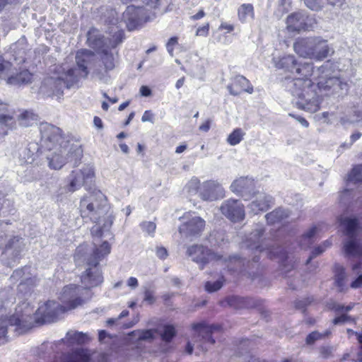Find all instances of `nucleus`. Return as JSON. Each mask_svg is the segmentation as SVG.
I'll list each match as a JSON object with an SVG mask.
<instances>
[{
	"label": "nucleus",
	"instance_id": "7",
	"mask_svg": "<svg viewBox=\"0 0 362 362\" xmlns=\"http://www.w3.org/2000/svg\"><path fill=\"white\" fill-rule=\"evenodd\" d=\"M341 224L344 227V234L346 236L343 242L342 251L344 255L349 258H362V245L356 235L358 220L344 218L341 219Z\"/></svg>",
	"mask_w": 362,
	"mask_h": 362
},
{
	"label": "nucleus",
	"instance_id": "24",
	"mask_svg": "<svg viewBox=\"0 0 362 362\" xmlns=\"http://www.w3.org/2000/svg\"><path fill=\"white\" fill-rule=\"evenodd\" d=\"M271 259L279 258L284 272H288L293 267V257L287 254L282 248H272L268 252Z\"/></svg>",
	"mask_w": 362,
	"mask_h": 362
},
{
	"label": "nucleus",
	"instance_id": "57",
	"mask_svg": "<svg viewBox=\"0 0 362 362\" xmlns=\"http://www.w3.org/2000/svg\"><path fill=\"white\" fill-rule=\"evenodd\" d=\"M209 30V25L206 23V25L200 27L197 29L196 35L199 36H206L208 35Z\"/></svg>",
	"mask_w": 362,
	"mask_h": 362
},
{
	"label": "nucleus",
	"instance_id": "16",
	"mask_svg": "<svg viewBox=\"0 0 362 362\" xmlns=\"http://www.w3.org/2000/svg\"><path fill=\"white\" fill-rule=\"evenodd\" d=\"M225 196V190L216 180H207L200 186L199 197L204 201L213 202L222 199Z\"/></svg>",
	"mask_w": 362,
	"mask_h": 362
},
{
	"label": "nucleus",
	"instance_id": "18",
	"mask_svg": "<svg viewBox=\"0 0 362 362\" xmlns=\"http://www.w3.org/2000/svg\"><path fill=\"white\" fill-rule=\"evenodd\" d=\"M253 200L248 204V209L255 214L268 210L273 205V198L270 195L258 190L250 199Z\"/></svg>",
	"mask_w": 362,
	"mask_h": 362
},
{
	"label": "nucleus",
	"instance_id": "17",
	"mask_svg": "<svg viewBox=\"0 0 362 362\" xmlns=\"http://www.w3.org/2000/svg\"><path fill=\"white\" fill-rule=\"evenodd\" d=\"M230 190L241 196L244 199H250L257 191L254 180L248 177H241L235 180L230 185Z\"/></svg>",
	"mask_w": 362,
	"mask_h": 362
},
{
	"label": "nucleus",
	"instance_id": "58",
	"mask_svg": "<svg viewBox=\"0 0 362 362\" xmlns=\"http://www.w3.org/2000/svg\"><path fill=\"white\" fill-rule=\"evenodd\" d=\"M156 255L160 259H164L168 257V252L165 247H158L156 248Z\"/></svg>",
	"mask_w": 362,
	"mask_h": 362
},
{
	"label": "nucleus",
	"instance_id": "60",
	"mask_svg": "<svg viewBox=\"0 0 362 362\" xmlns=\"http://www.w3.org/2000/svg\"><path fill=\"white\" fill-rule=\"evenodd\" d=\"M153 115L150 110H146L141 117V121L153 122Z\"/></svg>",
	"mask_w": 362,
	"mask_h": 362
},
{
	"label": "nucleus",
	"instance_id": "23",
	"mask_svg": "<svg viewBox=\"0 0 362 362\" xmlns=\"http://www.w3.org/2000/svg\"><path fill=\"white\" fill-rule=\"evenodd\" d=\"M227 89L232 95H238L242 92L252 93L253 87L250 81L243 76H237L234 78L231 84L227 86Z\"/></svg>",
	"mask_w": 362,
	"mask_h": 362
},
{
	"label": "nucleus",
	"instance_id": "32",
	"mask_svg": "<svg viewBox=\"0 0 362 362\" xmlns=\"http://www.w3.org/2000/svg\"><path fill=\"white\" fill-rule=\"evenodd\" d=\"M298 62L294 56L286 55L276 61L275 64L276 67L279 69H284L287 71L294 74Z\"/></svg>",
	"mask_w": 362,
	"mask_h": 362
},
{
	"label": "nucleus",
	"instance_id": "9",
	"mask_svg": "<svg viewBox=\"0 0 362 362\" xmlns=\"http://www.w3.org/2000/svg\"><path fill=\"white\" fill-rule=\"evenodd\" d=\"M32 74L28 70L17 72L11 62L0 57V78L6 80V83L13 86H21L31 82Z\"/></svg>",
	"mask_w": 362,
	"mask_h": 362
},
{
	"label": "nucleus",
	"instance_id": "30",
	"mask_svg": "<svg viewBox=\"0 0 362 362\" xmlns=\"http://www.w3.org/2000/svg\"><path fill=\"white\" fill-rule=\"evenodd\" d=\"M25 248L24 239L18 235L13 236L6 245V252L11 253L17 257Z\"/></svg>",
	"mask_w": 362,
	"mask_h": 362
},
{
	"label": "nucleus",
	"instance_id": "21",
	"mask_svg": "<svg viewBox=\"0 0 362 362\" xmlns=\"http://www.w3.org/2000/svg\"><path fill=\"white\" fill-rule=\"evenodd\" d=\"M28 267L16 269L13 272V274L11 276V280L13 282L21 281L18 286L19 291H21L25 290V286H33L37 284V279L35 277L28 276Z\"/></svg>",
	"mask_w": 362,
	"mask_h": 362
},
{
	"label": "nucleus",
	"instance_id": "51",
	"mask_svg": "<svg viewBox=\"0 0 362 362\" xmlns=\"http://www.w3.org/2000/svg\"><path fill=\"white\" fill-rule=\"evenodd\" d=\"M89 357L81 352H76L68 362H88Z\"/></svg>",
	"mask_w": 362,
	"mask_h": 362
},
{
	"label": "nucleus",
	"instance_id": "20",
	"mask_svg": "<svg viewBox=\"0 0 362 362\" xmlns=\"http://www.w3.org/2000/svg\"><path fill=\"white\" fill-rule=\"evenodd\" d=\"M68 144L65 146L63 145L60 146L49 151V153L46 156L48 160V165L51 169L59 170L62 168L66 163V158L65 155L66 153V148Z\"/></svg>",
	"mask_w": 362,
	"mask_h": 362
},
{
	"label": "nucleus",
	"instance_id": "2",
	"mask_svg": "<svg viewBox=\"0 0 362 362\" xmlns=\"http://www.w3.org/2000/svg\"><path fill=\"white\" fill-rule=\"evenodd\" d=\"M80 212L83 218L95 223L91 228L93 237L100 238L109 232L114 221L110 206L100 191H94L84 196L80 202Z\"/></svg>",
	"mask_w": 362,
	"mask_h": 362
},
{
	"label": "nucleus",
	"instance_id": "43",
	"mask_svg": "<svg viewBox=\"0 0 362 362\" xmlns=\"http://www.w3.org/2000/svg\"><path fill=\"white\" fill-rule=\"evenodd\" d=\"M362 165H358L353 168L351 173L348 175L349 182L357 183L362 180Z\"/></svg>",
	"mask_w": 362,
	"mask_h": 362
},
{
	"label": "nucleus",
	"instance_id": "39",
	"mask_svg": "<svg viewBox=\"0 0 362 362\" xmlns=\"http://www.w3.org/2000/svg\"><path fill=\"white\" fill-rule=\"evenodd\" d=\"M157 330L155 329H137L132 332V334L137 337L139 341H151L155 338V334Z\"/></svg>",
	"mask_w": 362,
	"mask_h": 362
},
{
	"label": "nucleus",
	"instance_id": "26",
	"mask_svg": "<svg viewBox=\"0 0 362 362\" xmlns=\"http://www.w3.org/2000/svg\"><path fill=\"white\" fill-rule=\"evenodd\" d=\"M331 51V48L327 44V40H323L319 37H314L312 49L313 56L312 59H315L317 61L323 60L329 55Z\"/></svg>",
	"mask_w": 362,
	"mask_h": 362
},
{
	"label": "nucleus",
	"instance_id": "56",
	"mask_svg": "<svg viewBox=\"0 0 362 362\" xmlns=\"http://www.w3.org/2000/svg\"><path fill=\"white\" fill-rule=\"evenodd\" d=\"M177 44V38L175 37H173L169 39L166 48L169 54L173 56L174 46Z\"/></svg>",
	"mask_w": 362,
	"mask_h": 362
},
{
	"label": "nucleus",
	"instance_id": "22",
	"mask_svg": "<svg viewBox=\"0 0 362 362\" xmlns=\"http://www.w3.org/2000/svg\"><path fill=\"white\" fill-rule=\"evenodd\" d=\"M307 20L308 17L303 12L291 13L286 18V28L291 32L308 29Z\"/></svg>",
	"mask_w": 362,
	"mask_h": 362
},
{
	"label": "nucleus",
	"instance_id": "12",
	"mask_svg": "<svg viewBox=\"0 0 362 362\" xmlns=\"http://www.w3.org/2000/svg\"><path fill=\"white\" fill-rule=\"evenodd\" d=\"M123 19L129 30H133L143 23L151 20V16L143 6H128L123 13Z\"/></svg>",
	"mask_w": 362,
	"mask_h": 362
},
{
	"label": "nucleus",
	"instance_id": "41",
	"mask_svg": "<svg viewBox=\"0 0 362 362\" xmlns=\"http://www.w3.org/2000/svg\"><path fill=\"white\" fill-rule=\"evenodd\" d=\"M19 124L23 127H28L37 119V116L30 111H25L18 116Z\"/></svg>",
	"mask_w": 362,
	"mask_h": 362
},
{
	"label": "nucleus",
	"instance_id": "64",
	"mask_svg": "<svg viewBox=\"0 0 362 362\" xmlns=\"http://www.w3.org/2000/svg\"><path fill=\"white\" fill-rule=\"evenodd\" d=\"M127 285L129 287L135 288L138 286V280L135 277H130L127 281Z\"/></svg>",
	"mask_w": 362,
	"mask_h": 362
},
{
	"label": "nucleus",
	"instance_id": "11",
	"mask_svg": "<svg viewBox=\"0 0 362 362\" xmlns=\"http://www.w3.org/2000/svg\"><path fill=\"white\" fill-rule=\"evenodd\" d=\"M187 254L193 262L199 265L201 269H203L204 266L209 262L219 261L222 259L221 255L202 245H194L189 247Z\"/></svg>",
	"mask_w": 362,
	"mask_h": 362
},
{
	"label": "nucleus",
	"instance_id": "28",
	"mask_svg": "<svg viewBox=\"0 0 362 362\" xmlns=\"http://www.w3.org/2000/svg\"><path fill=\"white\" fill-rule=\"evenodd\" d=\"M193 329L197 332V337L201 338V342L198 346L204 351H207V345H212L215 343V340L211 337V329L207 327H204L200 324L194 325Z\"/></svg>",
	"mask_w": 362,
	"mask_h": 362
},
{
	"label": "nucleus",
	"instance_id": "63",
	"mask_svg": "<svg viewBox=\"0 0 362 362\" xmlns=\"http://www.w3.org/2000/svg\"><path fill=\"white\" fill-rule=\"evenodd\" d=\"M140 93L141 95L147 97L151 95V90L148 87L142 86L140 88Z\"/></svg>",
	"mask_w": 362,
	"mask_h": 362
},
{
	"label": "nucleus",
	"instance_id": "52",
	"mask_svg": "<svg viewBox=\"0 0 362 362\" xmlns=\"http://www.w3.org/2000/svg\"><path fill=\"white\" fill-rule=\"evenodd\" d=\"M216 237L221 238V241H223V234L218 231H213L209 238V241L212 245H219L220 242L216 240Z\"/></svg>",
	"mask_w": 362,
	"mask_h": 362
},
{
	"label": "nucleus",
	"instance_id": "44",
	"mask_svg": "<svg viewBox=\"0 0 362 362\" xmlns=\"http://www.w3.org/2000/svg\"><path fill=\"white\" fill-rule=\"evenodd\" d=\"M330 245H331V243H329L328 240H325V242H323V243L322 245L316 247L312 251L310 256L308 257V259L306 261V264H309L313 258L322 254L327 248L330 247Z\"/></svg>",
	"mask_w": 362,
	"mask_h": 362
},
{
	"label": "nucleus",
	"instance_id": "47",
	"mask_svg": "<svg viewBox=\"0 0 362 362\" xmlns=\"http://www.w3.org/2000/svg\"><path fill=\"white\" fill-rule=\"evenodd\" d=\"M175 335V329L173 325H167L164 326L163 333L161 334V338L163 341L169 342Z\"/></svg>",
	"mask_w": 362,
	"mask_h": 362
},
{
	"label": "nucleus",
	"instance_id": "36",
	"mask_svg": "<svg viewBox=\"0 0 362 362\" xmlns=\"http://www.w3.org/2000/svg\"><path fill=\"white\" fill-rule=\"evenodd\" d=\"M254 7L251 4H243L238 9V19L242 23H245L247 18H254Z\"/></svg>",
	"mask_w": 362,
	"mask_h": 362
},
{
	"label": "nucleus",
	"instance_id": "5",
	"mask_svg": "<svg viewBox=\"0 0 362 362\" xmlns=\"http://www.w3.org/2000/svg\"><path fill=\"white\" fill-rule=\"evenodd\" d=\"M78 287L75 285L65 286L59 297L63 305L54 300L45 303L36 310L35 320L37 321L40 318L42 322H52L65 311L82 305L83 300L78 297Z\"/></svg>",
	"mask_w": 362,
	"mask_h": 362
},
{
	"label": "nucleus",
	"instance_id": "4",
	"mask_svg": "<svg viewBox=\"0 0 362 362\" xmlns=\"http://www.w3.org/2000/svg\"><path fill=\"white\" fill-rule=\"evenodd\" d=\"M123 32L117 30L110 37H105L95 28H90L87 33L88 46L95 49L100 56V60L106 71L112 70L117 62V53L113 49L122 42Z\"/></svg>",
	"mask_w": 362,
	"mask_h": 362
},
{
	"label": "nucleus",
	"instance_id": "14",
	"mask_svg": "<svg viewBox=\"0 0 362 362\" xmlns=\"http://www.w3.org/2000/svg\"><path fill=\"white\" fill-rule=\"evenodd\" d=\"M332 64L329 61L317 69V76H315V80L317 81L319 88L330 89L335 86H339L341 81L337 76L332 75Z\"/></svg>",
	"mask_w": 362,
	"mask_h": 362
},
{
	"label": "nucleus",
	"instance_id": "19",
	"mask_svg": "<svg viewBox=\"0 0 362 362\" xmlns=\"http://www.w3.org/2000/svg\"><path fill=\"white\" fill-rule=\"evenodd\" d=\"M20 312L21 310H17V315L11 316L9 319H7L6 317L0 318V340H4L8 325L24 327L25 323L29 322L32 319L30 313H26L19 316L18 313Z\"/></svg>",
	"mask_w": 362,
	"mask_h": 362
},
{
	"label": "nucleus",
	"instance_id": "38",
	"mask_svg": "<svg viewBox=\"0 0 362 362\" xmlns=\"http://www.w3.org/2000/svg\"><path fill=\"white\" fill-rule=\"evenodd\" d=\"M317 228L315 226L310 228L307 232H305L301 237L300 246L303 248L310 247L314 242L315 235L317 234Z\"/></svg>",
	"mask_w": 362,
	"mask_h": 362
},
{
	"label": "nucleus",
	"instance_id": "53",
	"mask_svg": "<svg viewBox=\"0 0 362 362\" xmlns=\"http://www.w3.org/2000/svg\"><path fill=\"white\" fill-rule=\"evenodd\" d=\"M355 113L356 114L354 117H351L347 119L345 117H341L340 120L341 123L342 124H345L347 122L351 123L359 121L360 119L362 117V113L360 111H356Z\"/></svg>",
	"mask_w": 362,
	"mask_h": 362
},
{
	"label": "nucleus",
	"instance_id": "1",
	"mask_svg": "<svg viewBox=\"0 0 362 362\" xmlns=\"http://www.w3.org/2000/svg\"><path fill=\"white\" fill-rule=\"evenodd\" d=\"M296 77L286 78L285 86L293 96L292 103L300 110L314 113L319 110L321 100L316 92V86L310 78L317 76L311 62H298L294 71ZM315 79V77H313Z\"/></svg>",
	"mask_w": 362,
	"mask_h": 362
},
{
	"label": "nucleus",
	"instance_id": "54",
	"mask_svg": "<svg viewBox=\"0 0 362 362\" xmlns=\"http://www.w3.org/2000/svg\"><path fill=\"white\" fill-rule=\"evenodd\" d=\"M144 300L150 305L154 303L156 301V298L154 296L153 291L149 289H146L144 292Z\"/></svg>",
	"mask_w": 362,
	"mask_h": 362
},
{
	"label": "nucleus",
	"instance_id": "10",
	"mask_svg": "<svg viewBox=\"0 0 362 362\" xmlns=\"http://www.w3.org/2000/svg\"><path fill=\"white\" fill-rule=\"evenodd\" d=\"M180 219L182 223L179 227V232L187 238L193 239L200 236L205 228V221L194 214L187 212Z\"/></svg>",
	"mask_w": 362,
	"mask_h": 362
},
{
	"label": "nucleus",
	"instance_id": "50",
	"mask_svg": "<svg viewBox=\"0 0 362 362\" xmlns=\"http://www.w3.org/2000/svg\"><path fill=\"white\" fill-rule=\"evenodd\" d=\"M141 228L148 235H153L156 230V224L152 221H144L141 223Z\"/></svg>",
	"mask_w": 362,
	"mask_h": 362
},
{
	"label": "nucleus",
	"instance_id": "34",
	"mask_svg": "<svg viewBox=\"0 0 362 362\" xmlns=\"http://www.w3.org/2000/svg\"><path fill=\"white\" fill-rule=\"evenodd\" d=\"M335 283L339 288L340 292H344L347 290L346 286V274L344 267L336 264L334 267Z\"/></svg>",
	"mask_w": 362,
	"mask_h": 362
},
{
	"label": "nucleus",
	"instance_id": "6",
	"mask_svg": "<svg viewBox=\"0 0 362 362\" xmlns=\"http://www.w3.org/2000/svg\"><path fill=\"white\" fill-rule=\"evenodd\" d=\"M110 251L111 246L107 241H104L94 249L93 254L88 259V267L81 276V282L86 288L97 286L103 282V277L98 264L103 258L110 253Z\"/></svg>",
	"mask_w": 362,
	"mask_h": 362
},
{
	"label": "nucleus",
	"instance_id": "29",
	"mask_svg": "<svg viewBox=\"0 0 362 362\" xmlns=\"http://www.w3.org/2000/svg\"><path fill=\"white\" fill-rule=\"evenodd\" d=\"M264 231V228L262 226H257L250 234L248 238H247V247L252 250H255V252L257 251L263 252L264 247L262 245L261 237L263 235Z\"/></svg>",
	"mask_w": 362,
	"mask_h": 362
},
{
	"label": "nucleus",
	"instance_id": "35",
	"mask_svg": "<svg viewBox=\"0 0 362 362\" xmlns=\"http://www.w3.org/2000/svg\"><path fill=\"white\" fill-rule=\"evenodd\" d=\"M43 151H45L44 148H41L40 145L38 144H29L28 147L24 150L25 161L27 163H33L38 154L42 153Z\"/></svg>",
	"mask_w": 362,
	"mask_h": 362
},
{
	"label": "nucleus",
	"instance_id": "46",
	"mask_svg": "<svg viewBox=\"0 0 362 362\" xmlns=\"http://www.w3.org/2000/svg\"><path fill=\"white\" fill-rule=\"evenodd\" d=\"M200 181L197 177H192L187 183V188L190 194H199Z\"/></svg>",
	"mask_w": 362,
	"mask_h": 362
},
{
	"label": "nucleus",
	"instance_id": "27",
	"mask_svg": "<svg viewBox=\"0 0 362 362\" xmlns=\"http://www.w3.org/2000/svg\"><path fill=\"white\" fill-rule=\"evenodd\" d=\"M313 42L314 37L298 39L293 44L294 51L302 57L312 59Z\"/></svg>",
	"mask_w": 362,
	"mask_h": 362
},
{
	"label": "nucleus",
	"instance_id": "37",
	"mask_svg": "<svg viewBox=\"0 0 362 362\" xmlns=\"http://www.w3.org/2000/svg\"><path fill=\"white\" fill-rule=\"evenodd\" d=\"M288 216V212L283 209H276L265 216L268 223L274 224Z\"/></svg>",
	"mask_w": 362,
	"mask_h": 362
},
{
	"label": "nucleus",
	"instance_id": "55",
	"mask_svg": "<svg viewBox=\"0 0 362 362\" xmlns=\"http://www.w3.org/2000/svg\"><path fill=\"white\" fill-rule=\"evenodd\" d=\"M339 313L341 314V315L335 317L333 320V323L334 325L345 323V322L351 320V317L349 316L348 315H346V313Z\"/></svg>",
	"mask_w": 362,
	"mask_h": 362
},
{
	"label": "nucleus",
	"instance_id": "49",
	"mask_svg": "<svg viewBox=\"0 0 362 362\" xmlns=\"http://www.w3.org/2000/svg\"><path fill=\"white\" fill-rule=\"evenodd\" d=\"M328 334V332H325L324 334H321L318 332H313L306 337V343L308 344H313L315 341L322 339Z\"/></svg>",
	"mask_w": 362,
	"mask_h": 362
},
{
	"label": "nucleus",
	"instance_id": "31",
	"mask_svg": "<svg viewBox=\"0 0 362 362\" xmlns=\"http://www.w3.org/2000/svg\"><path fill=\"white\" fill-rule=\"evenodd\" d=\"M305 6L311 10L319 11L326 5L341 6L344 0H303Z\"/></svg>",
	"mask_w": 362,
	"mask_h": 362
},
{
	"label": "nucleus",
	"instance_id": "62",
	"mask_svg": "<svg viewBox=\"0 0 362 362\" xmlns=\"http://www.w3.org/2000/svg\"><path fill=\"white\" fill-rule=\"evenodd\" d=\"M240 300H241V298L238 296H231V297L228 298L227 301L230 306L237 307V303Z\"/></svg>",
	"mask_w": 362,
	"mask_h": 362
},
{
	"label": "nucleus",
	"instance_id": "25",
	"mask_svg": "<svg viewBox=\"0 0 362 362\" xmlns=\"http://www.w3.org/2000/svg\"><path fill=\"white\" fill-rule=\"evenodd\" d=\"M16 127V119L12 112H10L8 107L0 112V143L8 134L9 130Z\"/></svg>",
	"mask_w": 362,
	"mask_h": 362
},
{
	"label": "nucleus",
	"instance_id": "45",
	"mask_svg": "<svg viewBox=\"0 0 362 362\" xmlns=\"http://www.w3.org/2000/svg\"><path fill=\"white\" fill-rule=\"evenodd\" d=\"M225 281L224 277L222 276L216 281H207L205 284V288L208 292L212 293L219 290L222 286L223 281Z\"/></svg>",
	"mask_w": 362,
	"mask_h": 362
},
{
	"label": "nucleus",
	"instance_id": "61",
	"mask_svg": "<svg viewBox=\"0 0 362 362\" xmlns=\"http://www.w3.org/2000/svg\"><path fill=\"white\" fill-rule=\"evenodd\" d=\"M362 286V274H359L358 278L356 279L351 284V287L353 288H358Z\"/></svg>",
	"mask_w": 362,
	"mask_h": 362
},
{
	"label": "nucleus",
	"instance_id": "48",
	"mask_svg": "<svg viewBox=\"0 0 362 362\" xmlns=\"http://www.w3.org/2000/svg\"><path fill=\"white\" fill-rule=\"evenodd\" d=\"M354 306V304H349L346 306H344L341 304L337 303H332L330 305V308L334 310L336 313H346L350 311Z\"/></svg>",
	"mask_w": 362,
	"mask_h": 362
},
{
	"label": "nucleus",
	"instance_id": "15",
	"mask_svg": "<svg viewBox=\"0 0 362 362\" xmlns=\"http://www.w3.org/2000/svg\"><path fill=\"white\" fill-rule=\"evenodd\" d=\"M220 210L228 219L233 222L242 221L245 218V207L240 201L237 199H228L224 201Z\"/></svg>",
	"mask_w": 362,
	"mask_h": 362
},
{
	"label": "nucleus",
	"instance_id": "13",
	"mask_svg": "<svg viewBox=\"0 0 362 362\" xmlns=\"http://www.w3.org/2000/svg\"><path fill=\"white\" fill-rule=\"evenodd\" d=\"M94 175L93 168L90 165H86L80 170H73L69 176V183L66 190L69 192L76 191L83 185L91 182Z\"/></svg>",
	"mask_w": 362,
	"mask_h": 362
},
{
	"label": "nucleus",
	"instance_id": "33",
	"mask_svg": "<svg viewBox=\"0 0 362 362\" xmlns=\"http://www.w3.org/2000/svg\"><path fill=\"white\" fill-rule=\"evenodd\" d=\"M66 148H68V147ZM82 156L83 150L78 145H72L69 149H66L65 155L66 162H72L74 167L78 166Z\"/></svg>",
	"mask_w": 362,
	"mask_h": 362
},
{
	"label": "nucleus",
	"instance_id": "8",
	"mask_svg": "<svg viewBox=\"0 0 362 362\" xmlns=\"http://www.w3.org/2000/svg\"><path fill=\"white\" fill-rule=\"evenodd\" d=\"M40 133V145L45 151L52 149L60 146L68 144V140L62 134V129L52 124L42 122L39 126Z\"/></svg>",
	"mask_w": 362,
	"mask_h": 362
},
{
	"label": "nucleus",
	"instance_id": "40",
	"mask_svg": "<svg viewBox=\"0 0 362 362\" xmlns=\"http://www.w3.org/2000/svg\"><path fill=\"white\" fill-rule=\"evenodd\" d=\"M65 339L69 341L71 344H81L85 343L88 340V336L83 332L69 331L66 333Z\"/></svg>",
	"mask_w": 362,
	"mask_h": 362
},
{
	"label": "nucleus",
	"instance_id": "59",
	"mask_svg": "<svg viewBox=\"0 0 362 362\" xmlns=\"http://www.w3.org/2000/svg\"><path fill=\"white\" fill-rule=\"evenodd\" d=\"M288 115L294 119H296L298 122L300 123L302 126L304 127H308L309 122L304 118L299 115H296L292 113H289Z\"/></svg>",
	"mask_w": 362,
	"mask_h": 362
},
{
	"label": "nucleus",
	"instance_id": "3",
	"mask_svg": "<svg viewBox=\"0 0 362 362\" xmlns=\"http://www.w3.org/2000/svg\"><path fill=\"white\" fill-rule=\"evenodd\" d=\"M92 56L91 51H78L76 55L77 67L68 69L66 71L62 69V73L58 76L45 78L40 88V93L47 97L62 95L64 88H71L81 78L87 77L88 74L87 65Z\"/></svg>",
	"mask_w": 362,
	"mask_h": 362
},
{
	"label": "nucleus",
	"instance_id": "42",
	"mask_svg": "<svg viewBox=\"0 0 362 362\" xmlns=\"http://www.w3.org/2000/svg\"><path fill=\"white\" fill-rule=\"evenodd\" d=\"M245 133L240 128H237L230 133L228 138L227 141L231 146H235L238 144L243 139Z\"/></svg>",
	"mask_w": 362,
	"mask_h": 362
}]
</instances>
